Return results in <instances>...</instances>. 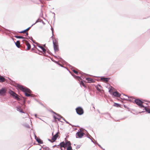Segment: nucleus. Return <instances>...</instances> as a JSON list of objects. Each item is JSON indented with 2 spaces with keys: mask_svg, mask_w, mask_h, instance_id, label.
Instances as JSON below:
<instances>
[{
  "mask_svg": "<svg viewBox=\"0 0 150 150\" xmlns=\"http://www.w3.org/2000/svg\"><path fill=\"white\" fill-rule=\"evenodd\" d=\"M17 109L18 111H19L20 112L22 113H23V110L20 107H18L17 108Z\"/></svg>",
  "mask_w": 150,
  "mask_h": 150,
  "instance_id": "18",
  "label": "nucleus"
},
{
  "mask_svg": "<svg viewBox=\"0 0 150 150\" xmlns=\"http://www.w3.org/2000/svg\"><path fill=\"white\" fill-rule=\"evenodd\" d=\"M16 45L19 48L20 46V42L19 41H17L16 42Z\"/></svg>",
  "mask_w": 150,
  "mask_h": 150,
  "instance_id": "21",
  "label": "nucleus"
},
{
  "mask_svg": "<svg viewBox=\"0 0 150 150\" xmlns=\"http://www.w3.org/2000/svg\"><path fill=\"white\" fill-rule=\"evenodd\" d=\"M77 78H78L79 79H81V78H80V77L77 76Z\"/></svg>",
  "mask_w": 150,
  "mask_h": 150,
  "instance_id": "31",
  "label": "nucleus"
},
{
  "mask_svg": "<svg viewBox=\"0 0 150 150\" xmlns=\"http://www.w3.org/2000/svg\"><path fill=\"white\" fill-rule=\"evenodd\" d=\"M121 96H120V98L124 100H128L129 99V97L127 96L124 94H121Z\"/></svg>",
  "mask_w": 150,
  "mask_h": 150,
  "instance_id": "8",
  "label": "nucleus"
},
{
  "mask_svg": "<svg viewBox=\"0 0 150 150\" xmlns=\"http://www.w3.org/2000/svg\"><path fill=\"white\" fill-rule=\"evenodd\" d=\"M133 99H132V100L130 99V100L132 102H133L134 101L136 103L140 108H142L144 107V106L143 105V102L141 100L139 99H136L134 98H133Z\"/></svg>",
  "mask_w": 150,
  "mask_h": 150,
  "instance_id": "3",
  "label": "nucleus"
},
{
  "mask_svg": "<svg viewBox=\"0 0 150 150\" xmlns=\"http://www.w3.org/2000/svg\"><path fill=\"white\" fill-rule=\"evenodd\" d=\"M17 87L25 93V94L26 96L28 97L30 96V93H31V91L29 89L20 85H18Z\"/></svg>",
  "mask_w": 150,
  "mask_h": 150,
  "instance_id": "1",
  "label": "nucleus"
},
{
  "mask_svg": "<svg viewBox=\"0 0 150 150\" xmlns=\"http://www.w3.org/2000/svg\"><path fill=\"white\" fill-rule=\"evenodd\" d=\"M80 84L81 85H82L83 86H84V87H85V85L84 84V83L83 82V81H81L80 82Z\"/></svg>",
  "mask_w": 150,
  "mask_h": 150,
  "instance_id": "26",
  "label": "nucleus"
},
{
  "mask_svg": "<svg viewBox=\"0 0 150 150\" xmlns=\"http://www.w3.org/2000/svg\"><path fill=\"white\" fill-rule=\"evenodd\" d=\"M76 113L79 115H82L84 111L83 109L81 107H78L76 109Z\"/></svg>",
  "mask_w": 150,
  "mask_h": 150,
  "instance_id": "5",
  "label": "nucleus"
},
{
  "mask_svg": "<svg viewBox=\"0 0 150 150\" xmlns=\"http://www.w3.org/2000/svg\"><path fill=\"white\" fill-rule=\"evenodd\" d=\"M53 118H54V121H53V122H56L57 121V120H59V119H58V118H57L55 116H53Z\"/></svg>",
  "mask_w": 150,
  "mask_h": 150,
  "instance_id": "24",
  "label": "nucleus"
},
{
  "mask_svg": "<svg viewBox=\"0 0 150 150\" xmlns=\"http://www.w3.org/2000/svg\"><path fill=\"white\" fill-rule=\"evenodd\" d=\"M84 134V133L83 132H79L76 133V138H81Z\"/></svg>",
  "mask_w": 150,
  "mask_h": 150,
  "instance_id": "7",
  "label": "nucleus"
},
{
  "mask_svg": "<svg viewBox=\"0 0 150 150\" xmlns=\"http://www.w3.org/2000/svg\"><path fill=\"white\" fill-rule=\"evenodd\" d=\"M39 47L40 48V49L41 50H42L44 52H45L46 51V50L43 47L40 46H39Z\"/></svg>",
  "mask_w": 150,
  "mask_h": 150,
  "instance_id": "22",
  "label": "nucleus"
},
{
  "mask_svg": "<svg viewBox=\"0 0 150 150\" xmlns=\"http://www.w3.org/2000/svg\"><path fill=\"white\" fill-rule=\"evenodd\" d=\"M115 91V89L112 87H111L110 88L109 92L110 94H113L114 91Z\"/></svg>",
  "mask_w": 150,
  "mask_h": 150,
  "instance_id": "13",
  "label": "nucleus"
},
{
  "mask_svg": "<svg viewBox=\"0 0 150 150\" xmlns=\"http://www.w3.org/2000/svg\"><path fill=\"white\" fill-rule=\"evenodd\" d=\"M25 43L27 47V50H28L30 48L31 46L29 43L27 41H25Z\"/></svg>",
  "mask_w": 150,
  "mask_h": 150,
  "instance_id": "15",
  "label": "nucleus"
},
{
  "mask_svg": "<svg viewBox=\"0 0 150 150\" xmlns=\"http://www.w3.org/2000/svg\"><path fill=\"white\" fill-rule=\"evenodd\" d=\"M73 71L77 75H78V71L75 70H73Z\"/></svg>",
  "mask_w": 150,
  "mask_h": 150,
  "instance_id": "27",
  "label": "nucleus"
},
{
  "mask_svg": "<svg viewBox=\"0 0 150 150\" xmlns=\"http://www.w3.org/2000/svg\"><path fill=\"white\" fill-rule=\"evenodd\" d=\"M112 95L115 96L117 97H120V96H122L121 94H120L117 91H115L113 93Z\"/></svg>",
  "mask_w": 150,
  "mask_h": 150,
  "instance_id": "9",
  "label": "nucleus"
},
{
  "mask_svg": "<svg viewBox=\"0 0 150 150\" xmlns=\"http://www.w3.org/2000/svg\"><path fill=\"white\" fill-rule=\"evenodd\" d=\"M36 140L39 143L41 144H42L43 143L42 141L39 138H37L36 139Z\"/></svg>",
  "mask_w": 150,
  "mask_h": 150,
  "instance_id": "19",
  "label": "nucleus"
},
{
  "mask_svg": "<svg viewBox=\"0 0 150 150\" xmlns=\"http://www.w3.org/2000/svg\"><path fill=\"white\" fill-rule=\"evenodd\" d=\"M6 92V91L5 89H1L0 90V95H4Z\"/></svg>",
  "mask_w": 150,
  "mask_h": 150,
  "instance_id": "16",
  "label": "nucleus"
},
{
  "mask_svg": "<svg viewBox=\"0 0 150 150\" xmlns=\"http://www.w3.org/2000/svg\"><path fill=\"white\" fill-rule=\"evenodd\" d=\"M110 79L108 77H103L101 78V80L103 82H107L109 81Z\"/></svg>",
  "mask_w": 150,
  "mask_h": 150,
  "instance_id": "12",
  "label": "nucleus"
},
{
  "mask_svg": "<svg viewBox=\"0 0 150 150\" xmlns=\"http://www.w3.org/2000/svg\"><path fill=\"white\" fill-rule=\"evenodd\" d=\"M15 37H16L17 38H22V39H24L25 38L24 37H23V36H15Z\"/></svg>",
  "mask_w": 150,
  "mask_h": 150,
  "instance_id": "25",
  "label": "nucleus"
},
{
  "mask_svg": "<svg viewBox=\"0 0 150 150\" xmlns=\"http://www.w3.org/2000/svg\"><path fill=\"white\" fill-rule=\"evenodd\" d=\"M59 146L60 147H63L64 148L68 146L67 150H73L71 146V143L70 141H67L66 143L62 142L60 143Z\"/></svg>",
  "mask_w": 150,
  "mask_h": 150,
  "instance_id": "2",
  "label": "nucleus"
},
{
  "mask_svg": "<svg viewBox=\"0 0 150 150\" xmlns=\"http://www.w3.org/2000/svg\"><path fill=\"white\" fill-rule=\"evenodd\" d=\"M96 88L97 90L100 92L102 93V91H103V90H101L102 87L99 85L97 86Z\"/></svg>",
  "mask_w": 150,
  "mask_h": 150,
  "instance_id": "11",
  "label": "nucleus"
},
{
  "mask_svg": "<svg viewBox=\"0 0 150 150\" xmlns=\"http://www.w3.org/2000/svg\"><path fill=\"white\" fill-rule=\"evenodd\" d=\"M19 33H26V36L28 35V32H26V30H25L23 31H21V32H19Z\"/></svg>",
  "mask_w": 150,
  "mask_h": 150,
  "instance_id": "23",
  "label": "nucleus"
},
{
  "mask_svg": "<svg viewBox=\"0 0 150 150\" xmlns=\"http://www.w3.org/2000/svg\"><path fill=\"white\" fill-rule=\"evenodd\" d=\"M114 106H116V107H118V104L117 103H115Z\"/></svg>",
  "mask_w": 150,
  "mask_h": 150,
  "instance_id": "30",
  "label": "nucleus"
},
{
  "mask_svg": "<svg viewBox=\"0 0 150 150\" xmlns=\"http://www.w3.org/2000/svg\"><path fill=\"white\" fill-rule=\"evenodd\" d=\"M58 133H57L52 137V139L53 140V141H55L57 139V138L58 137Z\"/></svg>",
  "mask_w": 150,
  "mask_h": 150,
  "instance_id": "14",
  "label": "nucleus"
},
{
  "mask_svg": "<svg viewBox=\"0 0 150 150\" xmlns=\"http://www.w3.org/2000/svg\"><path fill=\"white\" fill-rule=\"evenodd\" d=\"M5 79L3 77L0 76V82H3L5 81Z\"/></svg>",
  "mask_w": 150,
  "mask_h": 150,
  "instance_id": "17",
  "label": "nucleus"
},
{
  "mask_svg": "<svg viewBox=\"0 0 150 150\" xmlns=\"http://www.w3.org/2000/svg\"><path fill=\"white\" fill-rule=\"evenodd\" d=\"M30 28V27H29V28H27V29H26V30H26V32H27L29 30Z\"/></svg>",
  "mask_w": 150,
  "mask_h": 150,
  "instance_id": "29",
  "label": "nucleus"
},
{
  "mask_svg": "<svg viewBox=\"0 0 150 150\" xmlns=\"http://www.w3.org/2000/svg\"><path fill=\"white\" fill-rule=\"evenodd\" d=\"M86 81H87L88 83H91L94 82V79L89 78H86Z\"/></svg>",
  "mask_w": 150,
  "mask_h": 150,
  "instance_id": "10",
  "label": "nucleus"
},
{
  "mask_svg": "<svg viewBox=\"0 0 150 150\" xmlns=\"http://www.w3.org/2000/svg\"><path fill=\"white\" fill-rule=\"evenodd\" d=\"M9 93L11 95H12L14 98L15 99L18 100H19L20 99L18 97V96L14 92L12 91H10L9 92Z\"/></svg>",
  "mask_w": 150,
  "mask_h": 150,
  "instance_id": "6",
  "label": "nucleus"
},
{
  "mask_svg": "<svg viewBox=\"0 0 150 150\" xmlns=\"http://www.w3.org/2000/svg\"><path fill=\"white\" fill-rule=\"evenodd\" d=\"M145 110L149 113H150V108H149L146 107H144Z\"/></svg>",
  "mask_w": 150,
  "mask_h": 150,
  "instance_id": "20",
  "label": "nucleus"
},
{
  "mask_svg": "<svg viewBox=\"0 0 150 150\" xmlns=\"http://www.w3.org/2000/svg\"><path fill=\"white\" fill-rule=\"evenodd\" d=\"M133 98H134V97H129V100H129V101H131L130 100V99H131V100H132V99H133Z\"/></svg>",
  "mask_w": 150,
  "mask_h": 150,
  "instance_id": "28",
  "label": "nucleus"
},
{
  "mask_svg": "<svg viewBox=\"0 0 150 150\" xmlns=\"http://www.w3.org/2000/svg\"><path fill=\"white\" fill-rule=\"evenodd\" d=\"M54 47L55 51H58L59 50L58 45V42L56 40H55L53 41Z\"/></svg>",
  "mask_w": 150,
  "mask_h": 150,
  "instance_id": "4",
  "label": "nucleus"
}]
</instances>
